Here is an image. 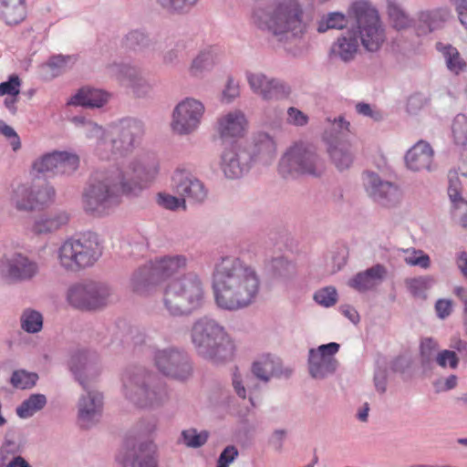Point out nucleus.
I'll return each instance as SVG.
<instances>
[{
  "label": "nucleus",
  "instance_id": "5fc2aeb1",
  "mask_svg": "<svg viewBox=\"0 0 467 467\" xmlns=\"http://www.w3.org/2000/svg\"><path fill=\"white\" fill-rule=\"evenodd\" d=\"M404 261L409 265L420 266L422 269H428L431 265L430 256L421 250L413 249L405 256Z\"/></svg>",
  "mask_w": 467,
  "mask_h": 467
},
{
  "label": "nucleus",
  "instance_id": "72a5a7b5",
  "mask_svg": "<svg viewBox=\"0 0 467 467\" xmlns=\"http://www.w3.org/2000/svg\"><path fill=\"white\" fill-rule=\"evenodd\" d=\"M68 221V216L65 213L42 215L35 223L33 230L36 234H47L59 229Z\"/></svg>",
  "mask_w": 467,
  "mask_h": 467
},
{
  "label": "nucleus",
  "instance_id": "0e129e2a",
  "mask_svg": "<svg viewBox=\"0 0 467 467\" xmlns=\"http://www.w3.org/2000/svg\"><path fill=\"white\" fill-rule=\"evenodd\" d=\"M20 79L17 76H11L8 81L0 84V96H17L20 92Z\"/></svg>",
  "mask_w": 467,
  "mask_h": 467
},
{
  "label": "nucleus",
  "instance_id": "a211bd4d",
  "mask_svg": "<svg viewBox=\"0 0 467 467\" xmlns=\"http://www.w3.org/2000/svg\"><path fill=\"white\" fill-rule=\"evenodd\" d=\"M214 140L224 148L221 156V168L224 175L232 178L234 175V114L232 112L218 119Z\"/></svg>",
  "mask_w": 467,
  "mask_h": 467
},
{
  "label": "nucleus",
  "instance_id": "c9c22d12",
  "mask_svg": "<svg viewBox=\"0 0 467 467\" xmlns=\"http://www.w3.org/2000/svg\"><path fill=\"white\" fill-rule=\"evenodd\" d=\"M437 49L442 53L448 69L459 74L466 67V63L461 57L456 47L451 45L437 44Z\"/></svg>",
  "mask_w": 467,
  "mask_h": 467
},
{
  "label": "nucleus",
  "instance_id": "774afa93",
  "mask_svg": "<svg viewBox=\"0 0 467 467\" xmlns=\"http://www.w3.org/2000/svg\"><path fill=\"white\" fill-rule=\"evenodd\" d=\"M211 64L210 55L208 53H202L192 61L191 73L192 75H197L202 69L210 67Z\"/></svg>",
  "mask_w": 467,
  "mask_h": 467
},
{
  "label": "nucleus",
  "instance_id": "412c9836",
  "mask_svg": "<svg viewBox=\"0 0 467 467\" xmlns=\"http://www.w3.org/2000/svg\"><path fill=\"white\" fill-rule=\"evenodd\" d=\"M145 375L136 374L133 377L126 375L124 388L126 396L136 405L141 408L151 407L159 404L166 396L165 393H157L150 390L145 386Z\"/></svg>",
  "mask_w": 467,
  "mask_h": 467
},
{
  "label": "nucleus",
  "instance_id": "b1692460",
  "mask_svg": "<svg viewBox=\"0 0 467 467\" xmlns=\"http://www.w3.org/2000/svg\"><path fill=\"white\" fill-rule=\"evenodd\" d=\"M54 196L55 191L48 185L37 191L20 185L14 191L13 202L18 210H34L51 202Z\"/></svg>",
  "mask_w": 467,
  "mask_h": 467
},
{
  "label": "nucleus",
  "instance_id": "864d4df0",
  "mask_svg": "<svg viewBox=\"0 0 467 467\" xmlns=\"http://www.w3.org/2000/svg\"><path fill=\"white\" fill-rule=\"evenodd\" d=\"M183 442L188 447H200L205 443L208 438L207 431L197 432L195 429H190L182 432Z\"/></svg>",
  "mask_w": 467,
  "mask_h": 467
},
{
  "label": "nucleus",
  "instance_id": "f704fd0d",
  "mask_svg": "<svg viewBox=\"0 0 467 467\" xmlns=\"http://www.w3.org/2000/svg\"><path fill=\"white\" fill-rule=\"evenodd\" d=\"M439 349V344L433 337H423L420 344V360L424 370L431 369Z\"/></svg>",
  "mask_w": 467,
  "mask_h": 467
},
{
  "label": "nucleus",
  "instance_id": "680f3d73",
  "mask_svg": "<svg viewBox=\"0 0 467 467\" xmlns=\"http://www.w3.org/2000/svg\"><path fill=\"white\" fill-rule=\"evenodd\" d=\"M159 3L165 8L173 11H185L193 6L198 0H158Z\"/></svg>",
  "mask_w": 467,
  "mask_h": 467
},
{
  "label": "nucleus",
  "instance_id": "8fccbe9b",
  "mask_svg": "<svg viewBox=\"0 0 467 467\" xmlns=\"http://www.w3.org/2000/svg\"><path fill=\"white\" fill-rule=\"evenodd\" d=\"M448 195L451 202V207H455L461 201H465L462 197L461 183L458 179V172L456 171H450L449 172V187Z\"/></svg>",
  "mask_w": 467,
  "mask_h": 467
},
{
  "label": "nucleus",
  "instance_id": "13d9d810",
  "mask_svg": "<svg viewBox=\"0 0 467 467\" xmlns=\"http://www.w3.org/2000/svg\"><path fill=\"white\" fill-rule=\"evenodd\" d=\"M387 378L388 371L385 363L381 364L378 361L374 373V384L376 389L380 393H384L387 389Z\"/></svg>",
  "mask_w": 467,
  "mask_h": 467
},
{
  "label": "nucleus",
  "instance_id": "20e7f679",
  "mask_svg": "<svg viewBox=\"0 0 467 467\" xmlns=\"http://www.w3.org/2000/svg\"><path fill=\"white\" fill-rule=\"evenodd\" d=\"M248 128V120L242 111L235 110V139L243 137ZM275 152V140L266 132L255 134L252 142L237 144L235 140V162L241 174L247 172L254 161L269 164L274 160Z\"/></svg>",
  "mask_w": 467,
  "mask_h": 467
},
{
  "label": "nucleus",
  "instance_id": "dca6fc26",
  "mask_svg": "<svg viewBox=\"0 0 467 467\" xmlns=\"http://www.w3.org/2000/svg\"><path fill=\"white\" fill-rule=\"evenodd\" d=\"M363 184L367 194L382 207H395L402 199L400 188L394 182L381 179L376 172H364Z\"/></svg>",
  "mask_w": 467,
  "mask_h": 467
},
{
  "label": "nucleus",
  "instance_id": "f257e3e1",
  "mask_svg": "<svg viewBox=\"0 0 467 467\" xmlns=\"http://www.w3.org/2000/svg\"><path fill=\"white\" fill-rule=\"evenodd\" d=\"M154 160H128L107 171L97 172L83 195L84 209L93 214H102L119 202L121 195L136 194L158 174Z\"/></svg>",
  "mask_w": 467,
  "mask_h": 467
},
{
  "label": "nucleus",
  "instance_id": "f8f14e48",
  "mask_svg": "<svg viewBox=\"0 0 467 467\" xmlns=\"http://www.w3.org/2000/svg\"><path fill=\"white\" fill-rule=\"evenodd\" d=\"M100 254L96 239H69L59 247L57 259L60 266L66 271L78 272L94 265Z\"/></svg>",
  "mask_w": 467,
  "mask_h": 467
},
{
  "label": "nucleus",
  "instance_id": "49530a36",
  "mask_svg": "<svg viewBox=\"0 0 467 467\" xmlns=\"http://www.w3.org/2000/svg\"><path fill=\"white\" fill-rule=\"evenodd\" d=\"M327 120L330 122V127L325 130L324 139L326 140V135L328 133L330 136H333V138H337V141H347L345 137L348 132L349 122L342 116L334 119L333 121L329 119H327Z\"/></svg>",
  "mask_w": 467,
  "mask_h": 467
},
{
  "label": "nucleus",
  "instance_id": "bf43d9fd",
  "mask_svg": "<svg viewBox=\"0 0 467 467\" xmlns=\"http://www.w3.org/2000/svg\"><path fill=\"white\" fill-rule=\"evenodd\" d=\"M158 203L162 207L170 210H175L180 206H182L184 210L186 209L184 198L179 199L167 193H159Z\"/></svg>",
  "mask_w": 467,
  "mask_h": 467
},
{
  "label": "nucleus",
  "instance_id": "473e14b6",
  "mask_svg": "<svg viewBox=\"0 0 467 467\" xmlns=\"http://www.w3.org/2000/svg\"><path fill=\"white\" fill-rule=\"evenodd\" d=\"M351 19L354 20V17H350L349 14L345 16L341 12H329L324 15L317 22V30L318 33H325L331 29L341 30L348 28Z\"/></svg>",
  "mask_w": 467,
  "mask_h": 467
},
{
  "label": "nucleus",
  "instance_id": "58836bf2",
  "mask_svg": "<svg viewBox=\"0 0 467 467\" xmlns=\"http://www.w3.org/2000/svg\"><path fill=\"white\" fill-rule=\"evenodd\" d=\"M47 399L42 394H33L16 409L20 418H28L45 407Z\"/></svg>",
  "mask_w": 467,
  "mask_h": 467
},
{
  "label": "nucleus",
  "instance_id": "79ce46f5",
  "mask_svg": "<svg viewBox=\"0 0 467 467\" xmlns=\"http://www.w3.org/2000/svg\"><path fill=\"white\" fill-rule=\"evenodd\" d=\"M58 152L47 153L36 160L33 163V170L38 173L53 172L58 174Z\"/></svg>",
  "mask_w": 467,
  "mask_h": 467
},
{
  "label": "nucleus",
  "instance_id": "0eeeda50",
  "mask_svg": "<svg viewBox=\"0 0 467 467\" xmlns=\"http://www.w3.org/2000/svg\"><path fill=\"white\" fill-rule=\"evenodd\" d=\"M278 171L284 178L319 177L325 171V161L313 144L300 141L283 154Z\"/></svg>",
  "mask_w": 467,
  "mask_h": 467
},
{
  "label": "nucleus",
  "instance_id": "ddd939ff",
  "mask_svg": "<svg viewBox=\"0 0 467 467\" xmlns=\"http://www.w3.org/2000/svg\"><path fill=\"white\" fill-rule=\"evenodd\" d=\"M100 254L96 239H69L59 247L57 259L60 266L66 271L78 272L94 265Z\"/></svg>",
  "mask_w": 467,
  "mask_h": 467
},
{
  "label": "nucleus",
  "instance_id": "f03ea898",
  "mask_svg": "<svg viewBox=\"0 0 467 467\" xmlns=\"http://www.w3.org/2000/svg\"><path fill=\"white\" fill-rule=\"evenodd\" d=\"M349 16L354 17V23L336 39L330 48V55L344 62L355 57L359 42L366 50L375 52L385 39L378 11L368 1L354 2L349 6Z\"/></svg>",
  "mask_w": 467,
  "mask_h": 467
},
{
  "label": "nucleus",
  "instance_id": "603ef678",
  "mask_svg": "<svg viewBox=\"0 0 467 467\" xmlns=\"http://www.w3.org/2000/svg\"><path fill=\"white\" fill-rule=\"evenodd\" d=\"M337 298V290L332 286H327L317 291L314 295L315 301L326 307L332 306L336 304Z\"/></svg>",
  "mask_w": 467,
  "mask_h": 467
},
{
  "label": "nucleus",
  "instance_id": "338daca9",
  "mask_svg": "<svg viewBox=\"0 0 467 467\" xmlns=\"http://www.w3.org/2000/svg\"><path fill=\"white\" fill-rule=\"evenodd\" d=\"M451 216L462 228L467 229V201H461L455 207H451Z\"/></svg>",
  "mask_w": 467,
  "mask_h": 467
},
{
  "label": "nucleus",
  "instance_id": "423d86ee",
  "mask_svg": "<svg viewBox=\"0 0 467 467\" xmlns=\"http://www.w3.org/2000/svg\"><path fill=\"white\" fill-rule=\"evenodd\" d=\"M197 351L214 364L223 363L232 354L231 337L215 320L202 318L192 327Z\"/></svg>",
  "mask_w": 467,
  "mask_h": 467
},
{
  "label": "nucleus",
  "instance_id": "7ed1b4c3",
  "mask_svg": "<svg viewBox=\"0 0 467 467\" xmlns=\"http://www.w3.org/2000/svg\"><path fill=\"white\" fill-rule=\"evenodd\" d=\"M253 17L257 27L269 32L288 53H299L298 45L307 29L299 0H276L268 6L256 8Z\"/></svg>",
  "mask_w": 467,
  "mask_h": 467
},
{
  "label": "nucleus",
  "instance_id": "2f4dec72",
  "mask_svg": "<svg viewBox=\"0 0 467 467\" xmlns=\"http://www.w3.org/2000/svg\"><path fill=\"white\" fill-rule=\"evenodd\" d=\"M108 100V94L99 89L83 88L71 98L69 104L90 108H99Z\"/></svg>",
  "mask_w": 467,
  "mask_h": 467
},
{
  "label": "nucleus",
  "instance_id": "37998d69",
  "mask_svg": "<svg viewBox=\"0 0 467 467\" xmlns=\"http://www.w3.org/2000/svg\"><path fill=\"white\" fill-rule=\"evenodd\" d=\"M291 88L287 83L278 78H270L264 99H280L289 96Z\"/></svg>",
  "mask_w": 467,
  "mask_h": 467
},
{
  "label": "nucleus",
  "instance_id": "3c124183",
  "mask_svg": "<svg viewBox=\"0 0 467 467\" xmlns=\"http://www.w3.org/2000/svg\"><path fill=\"white\" fill-rule=\"evenodd\" d=\"M246 79L252 90L262 96L264 99V91L267 89L270 78L262 73H246Z\"/></svg>",
  "mask_w": 467,
  "mask_h": 467
},
{
  "label": "nucleus",
  "instance_id": "a19ab883",
  "mask_svg": "<svg viewBox=\"0 0 467 467\" xmlns=\"http://www.w3.org/2000/svg\"><path fill=\"white\" fill-rule=\"evenodd\" d=\"M387 9L389 19L395 28L400 30L410 26V18L399 4L394 1H389Z\"/></svg>",
  "mask_w": 467,
  "mask_h": 467
},
{
  "label": "nucleus",
  "instance_id": "c03bdc74",
  "mask_svg": "<svg viewBox=\"0 0 467 467\" xmlns=\"http://www.w3.org/2000/svg\"><path fill=\"white\" fill-rule=\"evenodd\" d=\"M451 131L455 144L467 149V116L465 114L456 115Z\"/></svg>",
  "mask_w": 467,
  "mask_h": 467
},
{
  "label": "nucleus",
  "instance_id": "5701e85b",
  "mask_svg": "<svg viewBox=\"0 0 467 467\" xmlns=\"http://www.w3.org/2000/svg\"><path fill=\"white\" fill-rule=\"evenodd\" d=\"M37 270V265L22 254H11L0 262V271L13 281L30 279Z\"/></svg>",
  "mask_w": 467,
  "mask_h": 467
},
{
  "label": "nucleus",
  "instance_id": "4468645a",
  "mask_svg": "<svg viewBox=\"0 0 467 467\" xmlns=\"http://www.w3.org/2000/svg\"><path fill=\"white\" fill-rule=\"evenodd\" d=\"M108 286L94 282L73 285L67 292L68 303L76 308L93 310L108 303Z\"/></svg>",
  "mask_w": 467,
  "mask_h": 467
},
{
  "label": "nucleus",
  "instance_id": "1a4fd4ad",
  "mask_svg": "<svg viewBox=\"0 0 467 467\" xmlns=\"http://www.w3.org/2000/svg\"><path fill=\"white\" fill-rule=\"evenodd\" d=\"M186 257L183 255H168L156 258L149 265H144L132 278L133 290L139 294L150 291L151 285L170 279L186 266Z\"/></svg>",
  "mask_w": 467,
  "mask_h": 467
},
{
  "label": "nucleus",
  "instance_id": "aec40b11",
  "mask_svg": "<svg viewBox=\"0 0 467 467\" xmlns=\"http://www.w3.org/2000/svg\"><path fill=\"white\" fill-rule=\"evenodd\" d=\"M155 364L165 376L185 379L192 372V367L187 356L175 349L158 351L155 355Z\"/></svg>",
  "mask_w": 467,
  "mask_h": 467
},
{
  "label": "nucleus",
  "instance_id": "cd10ccee",
  "mask_svg": "<svg viewBox=\"0 0 467 467\" xmlns=\"http://www.w3.org/2000/svg\"><path fill=\"white\" fill-rule=\"evenodd\" d=\"M102 396L99 392L88 390L87 397H82L78 403V420L83 428H88L100 414Z\"/></svg>",
  "mask_w": 467,
  "mask_h": 467
},
{
  "label": "nucleus",
  "instance_id": "6e6552de",
  "mask_svg": "<svg viewBox=\"0 0 467 467\" xmlns=\"http://www.w3.org/2000/svg\"><path fill=\"white\" fill-rule=\"evenodd\" d=\"M202 285L194 275L169 280L163 292L165 307L171 315H186L202 304Z\"/></svg>",
  "mask_w": 467,
  "mask_h": 467
},
{
  "label": "nucleus",
  "instance_id": "4c0bfd02",
  "mask_svg": "<svg viewBox=\"0 0 467 467\" xmlns=\"http://www.w3.org/2000/svg\"><path fill=\"white\" fill-rule=\"evenodd\" d=\"M434 278L430 275H421L407 278L405 285L408 291L418 298H425L427 291L434 285Z\"/></svg>",
  "mask_w": 467,
  "mask_h": 467
},
{
  "label": "nucleus",
  "instance_id": "a878e982",
  "mask_svg": "<svg viewBox=\"0 0 467 467\" xmlns=\"http://www.w3.org/2000/svg\"><path fill=\"white\" fill-rule=\"evenodd\" d=\"M433 155L431 146L424 140H420L407 151L406 166L412 171H431L435 169Z\"/></svg>",
  "mask_w": 467,
  "mask_h": 467
},
{
  "label": "nucleus",
  "instance_id": "a18cd8bd",
  "mask_svg": "<svg viewBox=\"0 0 467 467\" xmlns=\"http://www.w3.org/2000/svg\"><path fill=\"white\" fill-rule=\"evenodd\" d=\"M21 326L28 333L38 332L43 326V317L35 310H25L21 317Z\"/></svg>",
  "mask_w": 467,
  "mask_h": 467
},
{
  "label": "nucleus",
  "instance_id": "9b49d317",
  "mask_svg": "<svg viewBox=\"0 0 467 467\" xmlns=\"http://www.w3.org/2000/svg\"><path fill=\"white\" fill-rule=\"evenodd\" d=\"M87 131L88 137L100 140V146L107 147L109 144L114 153L122 155L129 152L140 139L143 134V126L140 121L134 119L123 120L112 127L109 131V141L107 140L103 129L95 123L88 122Z\"/></svg>",
  "mask_w": 467,
  "mask_h": 467
},
{
  "label": "nucleus",
  "instance_id": "9d476101",
  "mask_svg": "<svg viewBox=\"0 0 467 467\" xmlns=\"http://www.w3.org/2000/svg\"><path fill=\"white\" fill-rule=\"evenodd\" d=\"M254 252L250 248L240 247L235 257V309L252 304L260 286V279L251 261Z\"/></svg>",
  "mask_w": 467,
  "mask_h": 467
},
{
  "label": "nucleus",
  "instance_id": "e2e57ef3",
  "mask_svg": "<svg viewBox=\"0 0 467 467\" xmlns=\"http://www.w3.org/2000/svg\"><path fill=\"white\" fill-rule=\"evenodd\" d=\"M287 122L294 126L303 127L308 123V116L295 107L287 109Z\"/></svg>",
  "mask_w": 467,
  "mask_h": 467
},
{
  "label": "nucleus",
  "instance_id": "6e6d98bb",
  "mask_svg": "<svg viewBox=\"0 0 467 467\" xmlns=\"http://www.w3.org/2000/svg\"><path fill=\"white\" fill-rule=\"evenodd\" d=\"M355 109L358 114L369 118L374 121H381L384 119V113L375 105L358 102L356 104Z\"/></svg>",
  "mask_w": 467,
  "mask_h": 467
},
{
  "label": "nucleus",
  "instance_id": "c756f323",
  "mask_svg": "<svg viewBox=\"0 0 467 467\" xmlns=\"http://www.w3.org/2000/svg\"><path fill=\"white\" fill-rule=\"evenodd\" d=\"M265 270L274 278L280 280L286 289L292 285V280L296 275V265L284 256L272 258L265 265Z\"/></svg>",
  "mask_w": 467,
  "mask_h": 467
},
{
  "label": "nucleus",
  "instance_id": "69168bd1",
  "mask_svg": "<svg viewBox=\"0 0 467 467\" xmlns=\"http://www.w3.org/2000/svg\"><path fill=\"white\" fill-rule=\"evenodd\" d=\"M287 431L285 429H276L268 438V443L275 452L283 451L284 442L286 439Z\"/></svg>",
  "mask_w": 467,
  "mask_h": 467
},
{
  "label": "nucleus",
  "instance_id": "ea45409f",
  "mask_svg": "<svg viewBox=\"0 0 467 467\" xmlns=\"http://www.w3.org/2000/svg\"><path fill=\"white\" fill-rule=\"evenodd\" d=\"M156 447L153 443L149 442L140 447L139 453L132 460V467H157Z\"/></svg>",
  "mask_w": 467,
  "mask_h": 467
},
{
  "label": "nucleus",
  "instance_id": "bb28decb",
  "mask_svg": "<svg viewBox=\"0 0 467 467\" xmlns=\"http://www.w3.org/2000/svg\"><path fill=\"white\" fill-rule=\"evenodd\" d=\"M387 268L377 264L365 271L358 272L348 281V285L359 293L376 288L387 276Z\"/></svg>",
  "mask_w": 467,
  "mask_h": 467
},
{
  "label": "nucleus",
  "instance_id": "e433bc0d",
  "mask_svg": "<svg viewBox=\"0 0 467 467\" xmlns=\"http://www.w3.org/2000/svg\"><path fill=\"white\" fill-rule=\"evenodd\" d=\"M450 11L446 8H439L431 11H422L419 14L420 23L426 25L430 31L440 28L449 18Z\"/></svg>",
  "mask_w": 467,
  "mask_h": 467
},
{
  "label": "nucleus",
  "instance_id": "7c9ffc66",
  "mask_svg": "<svg viewBox=\"0 0 467 467\" xmlns=\"http://www.w3.org/2000/svg\"><path fill=\"white\" fill-rule=\"evenodd\" d=\"M25 0H3L0 5V18L9 25H17L26 17Z\"/></svg>",
  "mask_w": 467,
  "mask_h": 467
},
{
  "label": "nucleus",
  "instance_id": "393cba45",
  "mask_svg": "<svg viewBox=\"0 0 467 467\" xmlns=\"http://www.w3.org/2000/svg\"><path fill=\"white\" fill-rule=\"evenodd\" d=\"M176 192L193 202H202L207 197V190L196 177L185 171H178L173 178Z\"/></svg>",
  "mask_w": 467,
  "mask_h": 467
},
{
  "label": "nucleus",
  "instance_id": "39448f33",
  "mask_svg": "<svg viewBox=\"0 0 467 467\" xmlns=\"http://www.w3.org/2000/svg\"><path fill=\"white\" fill-rule=\"evenodd\" d=\"M253 374L244 379H235V445L249 447L254 441V423L250 419L254 408V398L261 385Z\"/></svg>",
  "mask_w": 467,
  "mask_h": 467
},
{
  "label": "nucleus",
  "instance_id": "c85d7f7f",
  "mask_svg": "<svg viewBox=\"0 0 467 467\" xmlns=\"http://www.w3.org/2000/svg\"><path fill=\"white\" fill-rule=\"evenodd\" d=\"M326 141L328 144L327 151L336 167L340 171L349 168L353 161L350 144L348 141H337V138L328 133L326 135Z\"/></svg>",
  "mask_w": 467,
  "mask_h": 467
},
{
  "label": "nucleus",
  "instance_id": "6ab92c4d",
  "mask_svg": "<svg viewBox=\"0 0 467 467\" xmlns=\"http://www.w3.org/2000/svg\"><path fill=\"white\" fill-rule=\"evenodd\" d=\"M233 271L234 259L225 257L217 265L213 275L215 301L224 309H232L234 306Z\"/></svg>",
  "mask_w": 467,
  "mask_h": 467
},
{
  "label": "nucleus",
  "instance_id": "052dcab7",
  "mask_svg": "<svg viewBox=\"0 0 467 467\" xmlns=\"http://www.w3.org/2000/svg\"><path fill=\"white\" fill-rule=\"evenodd\" d=\"M71 57L56 56L51 57L47 63V67L51 70V75L56 77L62 73L67 68V64L71 62Z\"/></svg>",
  "mask_w": 467,
  "mask_h": 467
},
{
  "label": "nucleus",
  "instance_id": "de8ad7c7",
  "mask_svg": "<svg viewBox=\"0 0 467 467\" xmlns=\"http://www.w3.org/2000/svg\"><path fill=\"white\" fill-rule=\"evenodd\" d=\"M79 165V158L73 153L67 151L58 152V174H70L74 172Z\"/></svg>",
  "mask_w": 467,
  "mask_h": 467
},
{
  "label": "nucleus",
  "instance_id": "4d7b16f0",
  "mask_svg": "<svg viewBox=\"0 0 467 467\" xmlns=\"http://www.w3.org/2000/svg\"><path fill=\"white\" fill-rule=\"evenodd\" d=\"M435 362L441 368L449 366L451 368H456L459 358L454 351L445 349L437 354Z\"/></svg>",
  "mask_w": 467,
  "mask_h": 467
},
{
  "label": "nucleus",
  "instance_id": "09e8293b",
  "mask_svg": "<svg viewBox=\"0 0 467 467\" xmlns=\"http://www.w3.org/2000/svg\"><path fill=\"white\" fill-rule=\"evenodd\" d=\"M38 376L26 370L15 371L11 377V383L16 389H26L36 385Z\"/></svg>",
  "mask_w": 467,
  "mask_h": 467
},
{
  "label": "nucleus",
  "instance_id": "2eb2a0df",
  "mask_svg": "<svg viewBox=\"0 0 467 467\" xmlns=\"http://www.w3.org/2000/svg\"><path fill=\"white\" fill-rule=\"evenodd\" d=\"M339 348V344L330 342L308 350L307 368L312 379L322 380L336 372L338 361L335 355L338 352Z\"/></svg>",
  "mask_w": 467,
  "mask_h": 467
},
{
  "label": "nucleus",
  "instance_id": "f3484780",
  "mask_svg": "<svg viewBox=\"0 0 467 467\" xmlns=\"http://www.w3.org/2000/svg\"><path fill=\"white\" fill-rule=\"evenodd\" d=\"M204 110L201 101L191 98L183 99L173 109L172 130L180 135L192 133L199 127Z\"/></svg>",
  "mask_w": 467,
  "mask_h": 467
},
{
  "label": "nucleus",
  "instance_id": "4be33fe9",
  "mask_svg": "<svg viewBox=\"0 0 467 467\" xmlns=\"http://www.w3.org/2000/svg\"><path fill=\"white\" fill-rule=\"evenodd\" d=\"M253 375L265 384L272 378L288 379L293 374V369L283 366L280 358L271 353H264L258 356L252 363Z\"/></svg>",
  "mask_w": 467,
  "mask_h": 467
}]
</instances>
